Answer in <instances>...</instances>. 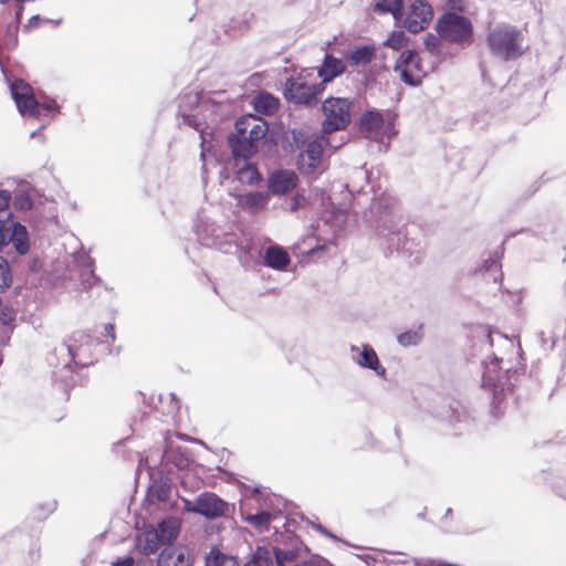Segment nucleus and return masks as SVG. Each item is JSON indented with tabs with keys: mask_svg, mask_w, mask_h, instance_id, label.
<instances>
[{
	"mask_svg": "<svg viewBox=\"0 0 566 566\" xmlns=\"http://www.w3.org/2000/svg\"><path fill=\"white\" fill-rule=\"evenodd\" d=\"M268 124L264 119L254 115H245L237 120V134L229 137V143L235 159H245L256 150V143L263 139L268 133Z\"/></svg>",
	"mask_w": 566,
	"mask_h": 566,
	"instance_id": "f257e3e1",
	"label": "nucleus"
},
{
	"mask_svg": "<svg viewBox=\"0 0 566 566\" xmlns=\"http://www.w3.org/2000/svg\"><path fill=\"white\" fill-rule=\"evenodd\" d=\"M486 40L491 53L503 61L515 60L525 52L523 33L509 24L493 28Z\"/></svg>",
	"mask_w": 566,
	"mask_h": 566,
	"instance_id": "f03ea898",
	"label": "nucleus"
},
{
	"mask_svg": "<svg viewBox=\"0 0 566 566\" xmlns=\"http://www.w3.org/2000/svg\"><path fill=\"white\" fill-rule=\"evenodd\" d=\"M10 90L22 116L40 117L59 112V106L54 99L48 98L42 103L36 101L32 87L22 80L14 81Z\"/></svg>",
	"mask_w": 566,
	"mask_h": 566,
	"instance_id": "7ed1b4c3",
	"label": "nucleus"
},
{
	"mask_svg": "<svg viewBox=\"0 0 566 566\" xmlns=\"http://www.w3.org/2000/svg\"><path fill=\"white\" fill-rule=\"evenodd\" d=\"M436 31L439 36L450 43L469 46L473 41V25L470 19L457 13L447 12L437 21Z\"/></svg>",
	"mask_w": 566,
	"mask_h": 566,
	"instance_id": "20e7f679",
	"label": "nucleus"
},
{
	"mask_svg": "<svg viewBox=\"0 0 566 566\" xmlns=\"http://www.w3.org/2000/svg\"><path fill=\"white\" fill-rule=\"evenodd\" d=\"M195 229L198 240L202 245L216 248L226 253L237 245L235 233L226 231L206 213L198 216Z\"/></svg>",
	"mask_w": 566,
	"mask_h": 566,
	"instance_id": "39448f33",
	"label": "nucleus"
},
{
	"mask_svg": "<svg viewBox=\"0 0 566 566\" xmlns=\"http://www.w3.org/2000/svg\"><path fill=\"white\" fill-rule=\"evenodd\" d=\"M359 126L366 138L380 144L396 134L394 117L388 112L368 111L361 116Z\"/></svg>",
	"mask_w": 566,
	"mask_h": 566,
	"instance_id": "423d86ee",
	"label": "nucleus"
},
{
	"mask_svg": "<svg viewBox=\"0 0 566 566\" xmlns=\"http://www.w3.org/2000/svg\"><path fill=\"white\" fill-rule=\"evenodd\" d=\"M352 102L344 97H329L323 103L325 119L322 125L324 134L345 129L352 119Z\"/></svg>",
	"mask_w": 566,
	"mask_h": 566,
	"instance_id": "0eeeda50",
	"label": "nucleus"
},
{
	"mask_svg": "<svg viewBox=\"0 0 566 566\" xmlns=\"http://www.w3.org/2000/svg\"><path fill=\"white\" fill-rule=\"evenodd\" d=\"M324 90L323 83H308L306 77L300 75L287 80L284 96L296 104L311 105Z\"/></svg>",
	"mask_w": 566,
	"mask_h": 566,
	"instance_id": "6e6552de",
	"label": "nucleus"
},
{
	"mask_svg": "<svg viewBox=\"0 0 566 566\" xmlns=\"http://www.w3.org/2000/svg\"><path fill=\"white\" fill-rule=\"evenodd\" d=\"M325 146H331L334 149L339 147V145H331L324 136L310 142L306 146V149L298 155V169L307 175L321 174L324 170L322 155Z\"/></svg>",
	"mask_w": 566,
	"mask_h": 566,
	"instance_id": "1a4fd4ad",
	"label": "nucleus"
},
{
	"mask_svg": "<svg viewBox=\"0 0 566 566\" xmlns=\"http://www.w3.org/2000/svg\"><path fill=\"white\" fill-rule=\"evenodd\" d=\"M72 360L78 366H88L93 363L96 342L84 332L73 333L64 343Z\"/></svg>",
	"mask_w": 566,
	"mask_h": 566,
	"instance_id": "9d476101",
	"label": "nucleus"
},
{
	"mask_svg": "<svg viewBox=\"0 0 566 566\" xmlns=\"http://www.w3.org/2000/svg\"><path fill=\"white\" fill-rule=\"evenodd\" d=\"M395 73L408 85L416 86L421 82L424 75L420 57L415 51L401 53L395 65Z\"/></svg>",
	"mask_w": 566,
	"mask_h": 566,
	"instance_id": "9b49d317",
	"label": "nucleus"
},
{
	"mask_svg": "<svg viewBox=\"0 0 566 566\" xmlns=\"http://www.w3.org/2000/svg\"><path fill=\"white\" fill-rule=\"evenodd\" d=\"M433 17V11L428 2L416 0L405 20V27L412 33H418L427 28Z\"/></svg>",
	"mask_w": 566,
	"mask_h": 566,
	"instance_id": "f8f14e48",
	"label": "nucleus"
},
{
	"mask_svg": "<svg viewBox=\"0 0 566 566\" xmlns=\"http://www.w3.org/2000/svg\"><path fill=\"white\" fill-rule=\"evenodd\" d=\"M298 177L293 170L279 169L273 171L268 178L270 193L283 196L296 188Z\"/></svg>",
	"mask_w": 566,
	"mask_h": 566,
	"instance_id": "ddd939ff",
	"label": "nucleus"
},
{
	"mask_svg": "<svg viewBox=\"0 0 566 566\" xmlns=\"http://www.w3.org/2000/svg\"><path fill=\"white\" fill-rule=\"evenodd\" d=\"M352 359L363 368L371 369L378 376H385L386 369L379 363L378 356L369 345L352 346Z\"/></svg>",
	"mask_w": 566,
	"mask_h": 566,
	"instance_id": "4468645a",
	"label": "nucleus"
},
{
	"mask_svg": "<svg viewBox=\"0 0 566 566\" xmlns=\"http://www.w3.org/2000/svg\"><path fill=\"white\" fill-rule=\"evenodd\" d=\"M157 566H192L189 548L176 546L164 549L158 556Z\"/></svg>",
	"mask_w": 566,
	"mask_h": 566,
	"instance_id": "2eb2a0df",
	"label": "nucleus"
},
{
	"mask_svg": "<svg viewBox=\"0 0 566 566\" xmlns=\"http://www.w3.org/2000/svg\"><path fill=\"white\" fill-rule=\"evenodd\" d=\"M198 514L207 518H216L223 515L228 504L213 493H203L198 496Z\"/></svg>",
	"mask_w": 566,
	"mask_h": 566,
	"instance_id": "dca6fc26",
	"label": "nucleus"
},
{
	"mask_svg": "<svg viewBox=\"0 0 566 566\" xmlns=\"http://www.w3.org/2000/svg\"><path fill=\"white\" fill-rule=\"evenodd\" d=\"M249 502L250 510L271 513V516L274 518H276L282 512L280 507V500L275 495H265L259 490L253 491L249 497Z\"/></svg>",
	"mask_w": 566,
	"mask_h": 566,
	"instance_id": "f3484780",
	"label": "nucleus"
},
{
	"mask_svg": "<svg viewBox=\"0 0 566 566\" xmlns=\"http://www.w3.org/2000/svg\"><path fill=\"white\" fill-rule=\"evenodd\" d=\"M270 198L269 191H253L242 195L239 199V203L243 209L255 214L266 209Z\"/></svg>",
	"mask_w": 566,
	"mask_h": 566,
	"instance_id": "a211bd4d",
	"label": "nucleus"
},
{
	"mask_svg": "<svg viewBox=\"0 0 566 566\" xmlns=\"http://www.w3.org/2000/svg\"><path fill=\"white\" fill-rule=\"evenodd\" d=\"M161 544L158 531L154 527H146L136 536L137 549L146 555L155 553Z\"/></svg>",
	"mask_w": 566,
	"mask_h": 566,
	"instance_id": "6ab92c4d",
	"label": "nucleus"
},
{
	"mask_svg": "<svg viewBox=\"0 0 566 566\" xmlns=\"http://www.w3.org/2000/svg\"><path fill=\"white\" fill-rule=\"evenodd\" d=\"M346 67L342 60L326 54L322 66L318 70V76L322 83H327L345 72Z\"/></svg>",
	"mask_w": 566,
	"mask_h": 566,
	"instance_id": "aec40b11",
	"label": "nucleus"
},
{
	"mask_svg": "<svg viewBox=\"0 0 566 566\" xmlns=\"http://www.w3.org/2000/svg\"><path fill=\"white\" fill-rule=\"evenodd\" d=\"M378 234L385 240L389 250L398 249L403 238L398 223L392 219L384 221V223L378 228Z\"/></svg>",
	"mask_w": 566,
	"mask_h": 566,
	"instance_id": "412c9836",
	"label": "nucleus"
},
{
	"mask_svg": "<svg viewBox=\"0 0 566 566\" xmlns=\"http://www.w3.org/2000/svg\"><path fill=\"white\" fill-rule=\"evenodd\" d=\"M4 231H10L9 242L18 253L25 254L29 251V239L25 227L20 223H12L9 228H4Z\"/></svg>",
	"mask_w": 566,
	"mask_h": 566,
	"instance_id": "4be33fe9",
	"label": "nucleus"
},
{
	"mask_svg": "<svg viewBox=\"0 0 566 566\" xmlns=\"http://www.w3.org/2000/svg\"><path fill=\"white\" fill-rule=\"evenodd\" d=\"M181 522L177 517H168L161 521L156 528L163 544L175 541L180 532Z\"/></svg>",
	"mask_w": 566,
	"mask_h": 566,
	"instance_id": "5701e85b",
	"label": "nucleus"
},
{
	"mask_svg": "<svg viewBox=\"0 0 566 566\" xmlns=\"http://www.w3.org/2000/svg\"><path fill=\"white\" fill-rule=\"evenodd\" d=\"M182 119L184 123L193 127L196 130L200 133L201 137V154L200 157L205 160L206 153L210 150L211 144L208 140L209 133L206 132L207 127H203L202 123L198 119L197 115L187 114L182 111Z\"/></svg>",
	"mask_w": 566,
	"mask_h": 566,
	"instance_id": "b1692460",
	"label": "nucleus"
},
{
	"mask_svg": "<svg viewBox=\"0 0 566 566\" xmlns=\"http://www.w3.org/2000/svg\"><path fill=\"white\" fill-rule=\"evenodd\" d=\"M265 264L275 270H283L290 263V256L285 250L279 247H270L265 252Z\"/></svg>",
	"mask_w": 566,
	"mask_h": 566,
	"instance_id": "393cba45",
	"label": "nucleus"
},
{
	"mask_svg": "<svg viewBox=\"0 0 566 566\" xmlns=\"http://www.w3.org/2000/svg\"><path fill=\"white\" fill-rule=\"evenodd\" d=\"M376 50L373 45H363L348 52L345 59L354 66L368 64L375 56Z\"/></svg>",
	"mask_w": 566,
	"mask_h": 566,
	"instance_id": "a878e982",
	"label": "nucleus"
},
{
	"mask_svg": "<svg viewBox=\"0 0 566 566\" xmlns=\"http://www.w3.org/2000/svg\"><path fill=\"white\" fill-rule=\"evenodd\" d=\"M241 515L247 523L261 532L269 530L270 523L275 520L271 516V513L260 512L258 510H255V513L242 511Z\"/></svg>",
	"mask_w": 566,
	"mask_h": 566,
	"instance_id": "bb28decb",
	"label": "nucleus"
},
{
	"mask_svg": "<svg viewBox=\"0 0 566 566\" xmlns=\"http://www.w3.org/2000/svg\"><path fill=\"white\" fill-rule=\"evenodd\" d=\"M254 108L259 113L272 114L279 107V99L268 93H260L254 97Z\"/></svg>",
	"mask_w": 566,
	"mask_h": 566,
	"instance_id": "cd10ccee",
	"label": "nucleus"
},
{
	"mask_svg": "<svg viewBox=\"0 0 566 566\" xmlns=\"http://www.w3.org/2000/svg\"><path fill=\"white\" fill-rule=\"evenodd\" d=\"M237 178L241 184L254 185L262 180L261 174L251 163H244L237 170Z\"/></svg>",
	"mask_w": 566,
	"mask_h": 566,
	"instance_id": "c85d7f7f",
	"label": "nucleus"
},
{
	"mask_svg": "<svg viewBox=\"0 0 566 566\" xmlns=\"http://www.w3.org/2000/svg\"><path fill=\"white\" fill-rule=\"evenodd\" d=\"M244 566H276L273 552L268 547H258Z\"/></svg>",
	"mask_w": 566,
	"mask_h": 566,
	"instance_id": "c756f323",
	"label": "nucleus"
},
{
	"mask_svg": "<svg viewBox=\"0 0 566 566\" xmlns=\"http://www.w3.org/2000/svg\"><path fill=\"white\" fill-rule=\"evenodd\" d=\"M206 566H239L237 558L222 554L218 549H211L206 558Z\"/></svg>",
	"mask_w": 566,
	"mask_h": 566,
	"instance_id": "7c9ffc66",
	"label": "nucleus"
},
{
	"mask_svg": "<svg viewBox=\"0 0 566 566\" xmlns=\"http://www.w3.org/2000/svg\"><path fill=\"white\" fill-rule=\"evenodd\" d=\"M500 380V375L497 370V358L490 361L485 365V370L483 373V384L489 387H497V381Z\"/></svg>",
	"mask_w": 566,
	"mask_h": 566,
	"instance_id": "2f4dec72",
	"label": "nucleus"
},
{
	"mask_svg": "<svg viewBox=\"0 0 566 566\" xmlns=\"http://www.w3.org/2000/svg\"><path fill=\"white\" fill-rule=\"evenodd\" d=\"M479 271L489 273L490 279L494 282L501 277L500 264L497 259L494 256H490L488 260H485L483 266Z\"/></svg>",
	"mask_w": 566,
	"mask_h": 566,
	"instance_id": "473e14b6",
	"label": "nucleus"
},
{
	"mask_svg": "<svg viewBox=\"0 0 566 566\" xmlns=\"http://www.w3.org/2000/svg\"><path fill=\"white\" fill-rule=\"evenodd\" d=\"M401 9V0H379L375 4L376 11L391 12L394 15Z\"/></svg>",
	"mask_w": 566,
	"mask_h": 566,
	"instance_id": "72a5a7b5",
	"label": "nucleus"
},
{
	"mask_svg": "<svg viewBox=\"0 0 566 566\" xmlns=\"http://www.w3.org/2000/svg\"><path fill=\"white\" fill-rule=\"evenodd\" d=\"M12 282V275L8 262L0 256V291H4L10 286Z\"/></svg>",
	"mask_w": 566,
	"mask_h": 566,
	"instance_id": "f704fd0d",
	"label": "nucleus"
},
{
	"mask_svg": "<svg viewBox=\"0 0 566 566\" xmlns=\"http://www.w3.org/2000/svg\"><path fill=\"white\" fill-rule=\"evenodd\" d=\"M407 43V38L402 31H394L385 41V45L394 50H399Z\"/></svg>",
	"mask_w": 566,
	"mask_h": 566,
	"instance_id": "c9c22d12",
	"label": "nucleus"
},
{
	"mask_svg": "<svg viewBox=\"0 0 566 566\" xmlns=\"http://www.w3.org/2000/svg\"><path fill=\"white\" fill-rule=\"evenodd\" d=\"M272 552H273V556H274L276 566H283L284 562H291L296 558V552L293 549H289V551L274 549Z\"/></svg>",
	"mask_w": 566,
	"mask_h": 566,
	"instance_id": "e433bc0d",
	"label": "nucleus"
},
{
	"mask_svg": "<svg viewBox=\"0 0 566 566\" xmlns=\"http://www.w3.org/2000/svg\"><path fill=\"white\" fill-rule=\"evenodd\" d=\"M420 336L417 332H406L398 336V343L402 346L417 345Z\"/></svg>",
	"mask_w": 566,
	"mask_h": 566,
	"instance_id": "4c0bfd02",
	"label": "nucleus"
},
{
	"mask_svg": "<svg viewBox=\"0 0 566 566\" xmlns=\"http://www.w3.org/2000/svg\"><path fill=\"white\" fill-rule=\"evenodd\" d=\"M14 207L19 210H29L32 207V199L28 193H20L14 199Z\"/></svg>",
	"mask_w": 566,
	"mask_h": 566,
	"instance_id": "58836bf2",
	"label": "nucleus"
},
{
	"mask_svg": "<svg viewBox=\"0 0 566 566\" xmlns=\"http://www.w3.org/2000/svg\"><path fill=\"white\" fill-rule=\"evenodd\" d=\"M305 203V198L302 195H295L293 198L289 201V210L290 211H296L298 208H301Z\"/></svg>",
	"mask_w": 566,
	"mask_h": 566,
	"instance_id": "ea45409f",
	"label": "nucleus"
},
{
	"mask_svg": "<svg viewBox=\"0 0 566 566\" xmlns=\"http://www.w3.org/2000/svg\"><path fill=\"white\" fill-rule=\"evenodd\" d=\"M297 566H333V565L325 558L314 557L310 560L298 564Z\"/></svg>",
	"mask_w": 566,
	"mask_h": 566,
	"instance_id": "a19ab883",
	"label": "nucleus"
},
{
	"mask_svg": "<svg viewBox=\"0 0 566 566\" xmlns=\"http://www.w3.org/2000/svg\"><path fill=\"white\" fill-rule=\"evenodd\" d=\"M307 523L315 530L317 531L318 533H321L322 535L324 536H327L334 541H339V538L334 535L333 533H331L328 530H326L323 525L321 524H316L314 522H311V521H307Z\"/></svg>",
	"mask_w": 566,
	"mask_h": 566,
	"instance_id": "79ce46f5",
	"label": "nucleus"
},
{
	"mask_svg": "<svg viewBox=\"0 0 566 566\" xmlns=\"http://www.w3.org/2000/svg\"><path fill=\"white\" fill-rule=\"evenodd\" d=\"M11 201V193L8 190L0 189V211L8 208Z\"/></svg>",
	"mask_w": 566,
	"mask_h": 566,
	"instance_id": "37998d69",
	"label": "nucleus"
},
{
	"mask_svg": "<svg viewBox=\"0 0 566 566\" xmlns=\"http://www.w3.org/2000/svg\"><path fill=\"white\" fill-rule=\"evenodd\" d=\"M182 502H184V509L187 512L197 513L198 514V507H199L198 499L195 502H192L190 500H182Z\"/></svg>",
	"mask_w": 566,
	"mask_h": 566,
	"instance_id": "c03bdc74",
	"label": "nucleus"
},
{
	"mask_svg": "<svg viewBox=\"0 0 566 566\" xmlns=\"http://www.w3.org/2000/svg\"><path fill=\"white\" fill-rule=\"evenodd\" d=\"M438 44V38L429 34L424 39V45L428 50L433 51L437 48Z\"/></svg>",
	"mask_w": 566,
	"mask_h": 566,
	"instance_id": "a18cd8bd",
	"label": "nucleus"
},
{
	"mask_svg": "<svg viewBox=\"0 0 566 566\" xmlns=\"http://www.w3.org/2000/svg\"><path fill=\"white\" fill-rule=\"evenodd\" d=\"M449 7L452 10L462 11L464 9V0H449Z\"/></svg>",
	"mask_w": 566,
	"mask_h": 566,
	"instance_id": "49530a36",
	"label": "nucleus"
},
{
	"mask_svg": "<svg viewBox=\"0 0 566 566\" xmlns=\"http://www.w3.org/2000/svg\"><path fill=\"white\" fill-rule=\"evenodd\" d=\"M114 566H134V559L132 557H126L120 562L114 563Z\"/></svg>",
	"mask_w": 566,
	"mask_h": 566,
	"instance_id": "de8ad7c7",
	"label": "nucleus"
},
{
	"mask_svg": "<svg viewBox=\"0 0 566 566\" xmlns=\"http://www.w3.org/2000/svg\"><path fill=\"white\" fill-rule=\"evenodd\" d=\"M356 175L361 180H367V172L363 169L356 170Z\"/></svg>",
	"mask_w": 566,
	"mask_h": 566,
	"instance_id": "09e8293b",
	"label": "nucleus"
},
{
	"mask_svg": "<svg viewBox=\"0 0 566 566\" xmlns=\"http://www.w3.org/2000/svg\"><path fill=\"white\" fill-rule=\"evenodd\" d=\"M189 98H190V99H192V101H195V102H197V99H198L197 95L189 96Z\"/></svg>",
	"mask_w": 566,
	"mask_h": 566,
	"instance_id": "8fccbe9b",
	"label": "nucleus"
},
{
	"mask_svg": "<svg viewBox=\"0 0 566 566\" xmlns=\"http://www.w3.org/2000/svg\"><path fill=\"white\" fill-rule=\"evenodd\" d=\"M107 335H108V337H112V338H114V335H113V334L111 333V328H109V327H108V332H107Z\"/></svg>",
	"mask_w": 566,
	"mask_h": 566,
	"instance_id": "3c124183",
	"label": "nucleus"
},
{
	"mask_svg": "<svg viewBox=\"0 0 566 566\" xmlns=\"http://www.w3.org/2000/svg\"><path fill=\"white\" fill-rule=\"evenodd\" d=\"M36 19H39V17H38V15H34V17L31 19V21H32V20H36Z\"/></svg>",
	"mask_w": 566,
	"mask_h": 566,
	"instance_id": "603ef678",
	"label": "nucleus"
}]
</instances>
